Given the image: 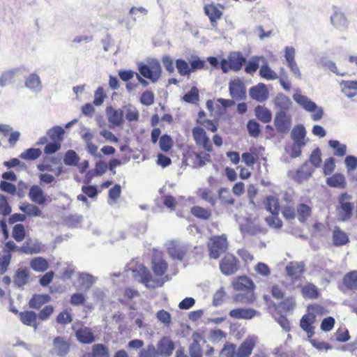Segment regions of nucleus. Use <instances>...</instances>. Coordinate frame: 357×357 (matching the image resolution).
I'll return each mask as SVG.
<instances>
[{"mask_svg":"<svg viewBox=\"0 0 357 357\" xmlns=\"http://www.w3.org/2000/svg\"><path fill=\"white\" fill-rule=\"evenodd\" d=\"M204 128L195 126L192 129V136L197 146L204 150L206 152L188 151L183 154L185 161L193 160L192 165L195 167H202L207 162H210L211 155L208 153L212 152L213 150L212 142Z\"/></svg>","mask_w":357,"mask_h":357,"instance_id":"f257e3e1","label":"nucleus"},{"mask_svg":"<svg viewBox=\"0 0 357 357\" xmlns=\"http://www.w3.org/2000/svg\"><path fill=\"white\" fill-rule=\"evenodd\" d=\"M140 75L152 82H156L162 75V68L158 59H153L148 64L141 63L138 67Z\"/></svg>","mask_w":357,"mask_h":357,"instance_id":"f03ea898","label":"nucleus"},{"mask_svg":"<svg viewBox=\"0 0 357 357\" xmlns=\"http://www.w3.org/2000/svg\"><path fill=\"white\" fill-rule=\"evenodd\" d=\"M351 198L347 192L342 193L338 197L337 211L342 221H347L352 217L354 205L350 202Z\"/></svg>","mask_w":357,"mask_h":357,"instance_id":"7ed1b4c3","label":"nucleus"},{"mask_svg":"<svg viewBox=\"0 0 357 357\" xmlns=\"http://www.w3.org/2000/svg\"><path fill=\"white\" fill-rule=\"evenodd\" d=\"M238 259L231 254L225 255L220 262V269L226 275L234 274L238 270Z\"/></svg>","mask_w":357,"mask_h":357,"instance_id":"20e7f679","label":"nucleus"},{"mask_svg":"<svg viewBox=\"0 0 357 357\" xmlns=\"http://www.w3.org/2000/svg\"><path fill=\"white\" fill-rule=\"evenodd\" d=\"M167 268L168 265L163 259L162 252L154 249L151 261V268L154 273L158 276H162L166 273Z\"/></svg>","mask_w":357,"mask_h":357,"instance_id":"39448f33","label":"nucleus"},{"mask_svg":"<svg viewBox=\"0 0 357 357\" xmlns=\"http://www.w3.org/2000/svg\"><path fill=\"white\" fill-rule=\"evenodd\" d=\"M229 91L231 97L235 100H242L246 98V89L240 79H231L229 83Z\"/></svg>","mask_w":357,"mask_h":357,"instance_id":"423d86ee","label":"nucleus"},{"mask_svg":"<svg viewBox=\"0 0 357 357\" xmlns=\"http://www.w3.org/2000/svg\"><path fill=\"white\" fill-rule=\"evenodd\" d=\"M274 125L278 132L281 134L287 133L291 126V119L290 116L284 112L276 114L274 119Z\"/></svg>","mask_w":357,"mask_h":357,"instance_id":"0eeeda50","label":"nucleus"},{"mask_svg":"<svg viewBox=\"0 0 357 357\" xmlns=\"http://www.w3.org/2000/svg\"><path fill=\"white\" fill-rule=\"evenodd\" d=\"M287 275L293 280H299L305 272L303 262L290 261L285 267Z\"/></svg>","mask_w":357,"mask_h":357,"instance_id":"6e6552de","label":"nucleus"},{"mask_svg":"<svg viewBox=\"0 0 357 357\" xmlns=\"http://www.w3.org/2000/svg\"><path fill=\"white\" fill-rule=\"evenodd\" d=\"M70 344L65 337H56L53 340V352L61 357L66 356L70 351Z\"/></svg>","mask_w":357,"mask_h":357,"instance_id":"1a4fd4ad","label":"nucleus"},{"mask_svg":"<svg viewBox=\"0 0 357 357\" xmlns=\"http://www.w3.org/2000/svg\"><path fill=\"white\" fill-rule=\"evenodd\" d=\"M75 337L82 344H91L96 340L92 329L83 325L76 330Z\"/></svg>","mask_w":357,"mask_h":357,"instance_id":"9d476101","label":"nucleus"},{"mask_svg":"<svg viewBox=\"0 0 357 357\" xmlns=\"http://www.w3.org/2000/svg\"><path fill=\"white\" fill-rule=\"evenodd\" d=\"M255 346V339L252 337H247L238 347L236 357H250Z\"/></svg>","mask_w":357,"mask_h":357,"instance_id":"9b49d317","label":"nucleus"},{"mask_svg":"<svg viewBox=\"0 0 357 357\" xmlns=\"http://www.w3.org/2000/svg\"><path fill=\"white\" fill-rule=\"evenodd\" d=\"M204 9L205 14L209 18L211 26L217 28L218 20L222 18V12L213 3L206 5Z\"/></svg>","mask_w":357,"mask_h":357,"instance_id":"f8f14e48","label":"nucleus"},{"mask_svg":"<svg viewBox=\"0 0 357 357\" xmlns=\"http://www.w3.org/2000/svg\"><path fill=\"white\" fill-rule=\"evenodd\" d=\"M250 96L253 100L258 102H263L268 98V91L266 86L263 83H259L250 89Z\"/></svg>","mask_w":357,"mask_h":357,"instance_id":"ddd939ff","label":"nucleus"},{"mask_svg":"<svg viewBox=\"0 0 357 357\" xmlns=\"http://www.w3.org/2000/svg\"><path fill=\"white\" fill-rule=\"evenodd\" d=\"M19 318L24 325L33 328L34 331L38 329V315L35 312L31 310L20 312Z\"/></svg>","mask_w":357,"mask_h":357,"instance_id":"4468645a","label":"nucleus"},{"mask_svg":"<svg viewBox=\"0 0 357 357\" xmlns=\"http://www.w3.org/2000/svg\"><path fill=\"white\" fill-rule=\"evenodd\" d=\"M28 195L33 202L39 205L45 204L47 200L43 190L37 185H33L30 188Z\"/></svg>","mask_w":357,"mask_h":357,"instance_id":"2eb2a0df","label":"nucleus"},{"mask_svg":"<svg viewBox=\"0 0 357 357\" xmlns=\"http://www.w3.org/2000/svg\"><path fill=\"white\" fill-rule=\"evenodd\" d=\"M107 114L109 122L114 126H120L124 122L123 111L121 109H115L112 107H107Z\"/></svg>","mask_w":357,"mask_h":357,"instance_id":"dca6fc26","label":"nucleus"},{"mask_svg":"<svg viewBox=\"0 0 357 357\" xmlns=\"http://www.w3.org/2000/svg\"><path fill=\"white\" fill-rule=\"evenodd\" d=\"M301 289V294L303 298L315 300L317 299L320 295L318 287L311 282H307L304 285H298Z\"/></svg>","mask_w":357,"mask_h":357,"instance_id":"f3484780","label":"nucleus"},{"mask_svg":"<svg viewBox=\"0 0 357 357\" xmlns=\"http://www.w3.org/2000/svg\"><path fill=\"white\" fill-rule=\"evenodd\" d=\"M314 321L315 315L312 313L304 314L300 321V326L307 333L308 337H311L314 333V327L312 326Z\"/></svg>","mask_w":357,"mask_h":357,"instance_id":"a211bd4d","label":"nucleus"},{"mask_svg":"<svg viewBox=\"0 0 357 357\" xmlns=\"http://www.w3.org/2000/svg\"><path fill=\"white\" fill-rule=\"evenodd\" d=\"M230 317L236 319H250L256 315V310L250 308H236L229 311Z\"/></svg>","mask_w":357,"mask_h":357,"instance_id":"6ab92c4d","label":"nucleus"},{"mask_svg":"<svg viewBox=\"0 0 357 357\" xmlns=\"http://www.w3.org/2000/svg\"><path fill=\"white\" fill-rule=\"evenodd\" d=\"M326 184L331 188L344 189L347 187L345 176L341 173H335L326 178Z\"/></svg>","mask_w":357,"mask_h":357,"instance_id":"aec40b11","label":"nucleus"},{"mask_svg":"<svg viewBox=\"0 0 357 357\" xmlns=\"http://www.w3.org/2000/svg\"><path fill=\"white\" fill-rule=\"evenodd\" d=\"M229 60L230 69L232 71H239L243 65L246 63V59L243 56L241 52H233L228 56Z\"/></svg>","mask_w":357,"mask_h":357,"instance_id":"412c9836","label":"nucleus"},{"mask_svg":"<svg viewBox=\"0 0 357 357\" xmlns=\"http://www.w3.org/2000/svg\"><path fill=\"white\" fill-rule=\"evenodd\" d=\"M206 113L201 110L198 112V118L196 120L197 126L204 127L208 131L215 132L218 130V124L213 121L205 119Z\"/></svg>","mask_w":357,"mask_h":357,"instance_id":"4be33fe9","label":"nucleus"},{"mask_svg":"<svg viewBox=\"0 0 357 357\" xmlns=\"http://www.w3.org/2000/svg\"><path fill=\"white\" fill-rule=\"evenodd\" d=\"M17 247H6L0 252V275L3 274L8 269L11 259V252Z\"/></svg>","mask_w":357,"mask_h":357,"instance_id":"5701e85b","label":"nucleus"},{"mask_svg":"<svg viewBox=\"0 0 357 357\" xmlns=\"http://www.w3.org/2000/svg\"><path fill=\"white\" fill-rule=\"evenodd\" d=\"M174 342L167 337H163L158 344V353L161 355L169 356L172 354L174 350Z\"/></svg>","mask_w":357,"mask_h":357,"instance_id":"b1692460","label":"nucleus"},{"mask_svg":"<svg viewBox=\"0 0 357 357\" xmlns=\"http://www.w3.org/2000/svg\"><path fill=\"white\" fill-rule=\"evenodd\" d=\"M234 289L236 291L252 289L254 283L251 279L245 275L238 277L233 282Z\"/></svg>","mask_w":357,"mask_h":357,"instance_id":"393cba45","label":"nucleus"},{"mask_svg":"<svg viewBox=\"0 0 357 357\" xmlns=\"http://www.w3.org/2000/svg\"><path fill=\"white\" fill-rule=\"evenodd\" d=\"M342 284L347 290H357V271H351L344 275Z\"/></svg>","mask_w":357,"mask_h":357,"instance_id":"a878e982","label":"nucleus"},{"mask_svg":"<svg viewBox=\"0 0 357 357\" xmlns=\"http://www.w3.org/2000/svg\"><path fill=\"white\" fill-rule=\"evenodd\" d=\"M201 340L204 342V340L199 334L195 333L193 335V342L189 348V352L191 357H202V348L199 344Z\"/></svg>","mask_w":357,"mask_h":357,"instance_id":"bb28decb","label":"nucleus"},{"mask_svg":"<svg viewBox=\"0 0 357 357\" xmlns=\"http://www.w3.org/2000/svg\"><path fill=\"white\" fill-rule=\"evenodd\" d=\"M51 297L47 294H34L29 302V307L33 309H40L43 305L49 303Z\"/></svg>","mask_w":357,"mask_h":357,"instance_id":"cd10ccee","label":"nucleus"},{"mask_svg":"<svg viewBox=\"0 0 357 357\" xmlns=\"http://www.w3.org/2000/svg\"><path fill=\"white\" fill-rule=\"evenodd\" d=\"M305 135L306 131L304 126L302 125H298L296 126L292 130L291 138L296 144H298L299 146H301L305 144Z\"/></svg>","mask_w":357,"mask_h":357,"instance_id":"c85d7f7f","label":"nucleus"},{"mask_svg":"<svg viewBox=\"0 0 357 357\" xmlns=\"http://www.w3.org/2000/svg\"><path fill=\"white\" fill-rule=\"evenodd\" d=\"M255 114L261 122L267 123L272 119L271 112L266 107L257 105L255 109Z\"/></svg>","mask_w":357,"mask_h":357,"instance_id":"c756f323","label":"nucleus"},{"mask_svg":"<svg viewBox=\"0 0 357 357\" xmlns=\"http://www.w3.org/2000/svg\"><path fill=\"white\" fill-rule=\"evenodd\" d=\"M334 245H344L349 242V236L340 227H335L333 232Z\"/></svg>","mask_w":357,"mask_h":357,"instance_id":"7c9ffc66","label":"nucleus"},{"mask_svg":"<svg viewBox=\"0 0 357 357\" xmlns=\"http://www.w3.org/2000/svg\"><path fill=\"white\" fill-rule=\"evenodd\" d=\"M218 199L224 206L233 205L235 202L230 190L227 188H220L218 192Z\"/></svg>","mask_w":357,"mask_h":357,"instance_id":"2f4dec72","label":"nucleus"},{"mask_svg":"<svg viewBox=\"0 0 357 357\" xmlns=\"http://www.w3.org/2000/svg\"><path fill=\"white\" fill-rule=\"evenodd\" d=\"M296 215L301 223H305L312 215V208L305 204H299L296 208Z\"/></svg>","mask_w":357,"mask_h":357,"instance_id":"473e14b6","label":"nucleus"},{"mask_svg":"<svg viewBox=\"0 0 357 357\" xmlns=\"http://www.w3.org/2000/svg\"><path fill=\"white\" fill-rule=\"evenodd\" d=\"M265 206L267 211L272 215H278L280 209L279 199L273 196H268L264 201Z\"/></svg>","mask_w":357,"mask_h":357,"instance_id":"72a5a7b5","label":"nucleus"},{"mask_svg":"<svg viewBox=\"0 0 357 357\" xmlns=\"http://www.w3.org/2000/svg\"><path fill=\"white\" fill-rule=\"evenodd\" d=\"M29 278V273L27 268H19L14 275V283L17 287H23L28 282Z\"/></svg>","mask_w":357,"mask_h":357,"instance_id":"f704fd0d","label":"nucleus"},{"mask_svg":"<svg viewBox=\"0 0 357 357\" xmlns=\"http://www.w3.org/2000/svg\"><path fill=\"white\" fill-rule=\"evenodd\" d=\"M342 90L348 97L352 98L357 94V81H342Z\"/></svg>","mask_w":357,"mask_h":357,"instance_id":"c9c22d12","label":"nucleus"},{"mask_svg":"<svg viewBox=\"0 0 357 357\" xmlns=\"http://www.w3.org/2000/svg\"><path fill=\"white\" fill-rule=\"evenodd\" d=\"M294 98L297 103L302 105L308 112H312L317 107V105L305 96L295 95Z\"/></svg>","mask_w":357,"mask_h":357,"instance_id":"e433bc0d","label":"nucleus"},{"mask_svg":"<svg viewBox=\"0 0 357 357\" xmlns=\"http://www.w3.org/2000/svg\"><path fill=\"white\" fill-rule=\"evenodd\" d=\"M191 213L197 218L202 220H208L212 214L211 209L203 208L199 206H195L192 207Z\"/></svg>","mask_w":357,"mask_h":357,"instance_id":"4c0bfd02","label":"nucleus"},{"mask_svg":"<svg viewBox=\"0 0 357 357\" xmlns=\"http://www.w3.org/2000/svg\"><path fill=\"white\" fill-rule=\"evenodd\" d=\"M18 72V69H12L5 71L0 77V86H6L15 82V75Z\"/></svg>","mask_w":357,"mask_h":357,"instance_id":"58836bf2","label":"nucleus"},{"mask_svg":"<svg viewBox=\"0 0 357 357\" xmlns=\"http://www.w3.org/2000/svg\"><path fill=\"white\" fill-rule=\"evenodd\" d=\"M197 194L202 199L208 202L212 206L215 205L216 199L211 189L206 188H199Z\"/></svg>","mask_w":357,"mask_h":357,"instance_id":"ea45409f","label":"nucleus"},{"mask_svg":"<svg viewBox=\"0 0 357 357\" xmlns=\"http://www.w3.org/2000/svg\"><path fill=\"white\" fill-rule=\"evenodd\" d=\"M64 134V129L59 126H54L47 131L50 139L53 142H59V143L63 141Z\"/></svg>","mask_w":357,"mask_h":357,"instance_id":"a19ab883","label":"nucleus"},{"mask_svg":"<svg viewBox=\"0 0 357 357\" xmlns=\"http://www.w3.org/2000/svg\"><path fill=\"white\" fill-rule=\"evenodd\" d=\"M30 266L33 270L38 272H43L49 267L47 261L42 257L33 258L30 262Z\"/></svg>","mask_w":357,"mask_h":357,"instance_id":"79ce46f5","label":"nucleus"},{"mask_svg":"<svg viewBox=\"0 0 357 357\" xmlns=\"http://www.w3.org/2000/svg\"><path fill=\"white\" fill-rule=\"evenodd\" d=\"M175 64L177 71L181 76H190V75L192 73L190 63H188L183 59H176Z\"/></svg>","mask_w":357,"mask_h":357,"instance_id":"37998d69","label":"nucleus"},{"mask_svg":"<svg viewBox=\"0 0 357 357\" xmlns=\"http://www.w3.org/2000/svg\"><path fill=\"white\" fill-rule=\"evenodd\" d=\"M20 208L29 216H40L42 215V212L38 206L28 202L22 204Z\"/></svg>","mask_w":357,"mask_h":357,"instance_id":"c03bdc74","label":"nucleus"},{"mask_svg":"<svg viewBox=\"0 0 357 357\" xmlns=\"http://www.w3.org/2000/svg\"><path fill=\"white\" fill-rule=\"evenodd\" d=\"M190 66L191 73L207 68L206 61L199 58L198 56H192V59L190 61Z\"/></svg>","mask_w":357,"mask_h":357,"instance_id":"a18cd8bd","label":"nucleus"},{"mask_svg":"<svg viewBox=\"0 0 357 357\" xmlns=\"http://www.w3.org/2000/svg\"><path fill=\"white\" fill-rule=\"evenodd\" d=\"M251 152H245L242 154V160L247 166H253L259 160L258 154L256 153V149H250Z\"/></svg>","mask_w":357,"mask_h":357,"instance_id":"49530a36","label":"nucleus"},{"mask_svg":"<svg viewBox=\"0 0 357 357\" xmlns=\"http://www.w3.org/2000/svg\"><path fill=\"white\" fill-rule=\"evenodd\" d=\"M329 146L334 150V155L342 157L347 153V146L345 144H340L339 141L331 139L328 142Z\"/></svg>","mask_w":357,"mask_h":357,"instance_id":"de8ad7c7","label":"nucleus"},{"mask_svg":"<svg viewBox=\"0 0 357 357\" xmlns=\"http://www.w3.org/2000/svg\"><path fill=\"white\" fill-rule=\"evenodd\" d=\"M296 305V303L294 296L284 298L278 304L279 307L284 312H289L294 310Z\"/></svg>","mask_w":357,"mask_h":357,"instance_id":"09e8293b","label":"nucleus"},{"mask_svg":"<svg viewBox=\"0 0 357 357\" xmlns=\"http://www.w3.org/2000/svg\"><path fill=\"white\" fill-rule=\"evenodd\" d=\"M42 154L40 149L29 148L21 153L20 158L24 160H34L38 158Z\"/></svg>","mask_w":357,"mask_h":357,"instance_id":"8fccbe9b","label":"nucleus"},{"mask_svg":"<svg viewBox=\"0 0 357 357\" xmlns=\"http://www.w3.org/2000/svg\"><path fill=\"white\" fill-rule=\"evenodd\" d=\"M159 146L163 152H168L174 146V140L169 135L165 134L159 139Z\"/></svg>","mask_w":357,"mask_h":357,"instance_id":"3c124183","label":"nucleus"},{"mask_svg":"<svg viewBox=\"0 0 357 357\" xmlns=\"http://www.w3.org/2000/svg\"><path fill=\"white\" fill-rule=\"evenodd\" d=\"M259 75L267 80H274L278 78L277 73L271 69L268 64H264L261 66Z\"/></svg>","mask_w":357,"mask_h":357,"instance_id":"603ef678","label":"nucleus"},{"mask_svg":"<svg viewBox=\"0 0 357 357\" xmlns=\"http://www.w3.org/2000/svg\"><path fill=\"white\" fill-rule=\"evenodd\" d=\"M91 353L94 357H109V349L103 344H94Z\"/></svg>","mask_w":357,"mask_h":357,"instance_id":"864d4df0","label":"nucleus"},{"mask_svg":"<svg viewBox=\"0 0 357 357\" xmlns=\"http://www.w3.org/2000/svg\"><path fill=\"white\" fill-rule=\"evenodd\" d=\"M79 158L73 150L68 151L64 155L63 161L66 165L76 166L78 164Z\"/></svg>","mask_w":357,"mask_h":357,"instance_id":"5fc2aeb1","label":"nucleus"},{"mask_svg":"<svg viewBox=\"0 0 357 357\" xmlns=\"http://www.w3.org/2000/svg\"><path fill=\"white\" fill-rule=\"evenodd\" d=\"M235 302L242 304H250L255 301V297L252 292L248 294H238L234 297Z\"/></svg>","mask_w":357,"mask_h":357,"instance_id":"6e6d98bb","label":"nucleus"},{"mask_svg":"<svg viewBox=\"0 0 357 357\" xmlns=\"http://www.w3.org/2000/svg\"><path fill=\"white\" fill-rule=\"evenodd\" d=\"M13 238L17 241L21 242L25 238V228L24 226L22 224H17L13 227Z\"/></svg>","mask_w":357,"mask_h":357,"instance_id":"4d7b16f0","label":"nucleus"},{"mask_svg":"<svg viewBox=\"0 0 357 357\" xmlns=\"http://www.w3.org/2000/svg\"><path fill=\"white\" fill-rule=\"evenodd\" d=\"M25 86L31 89H38L40 86V77L35 73L31 74L26 79Z\"/></svg>","mask_w":357,"mask_h":357,"instance_id":"13d9d810","label":"nucleus"},{"mask_svg":"<svg viewBox=\"0 0 357 357\" xmlns=\"http://www.w3.org/2000/svg\"><path fill=\"white\" fill-rule=\"evenodd\" d=\"M56 321L59 324L67 325L73 321V317L67 310H64L59 313Z\"/></svg>","mask_w":357,"mask_h":357,"instance_id":"bf43d9fd","label":"nucleus"},{"mask_svg":"<svg viewBox=\"0 0 357 357\" xmlns=\"http://www.w3.org/2000/svg\"><path fill=\"white\" fill-rule=\"evenodd\" d=\"M236 345L234 343L227 342L220 351V354L226 357H236Z\"/></svg>","mask_w":357,"mask_h":357,"instance_id":"052dcab7","label":"nucleus"},{"mask_svg":"<svg viewBox=\"0 0 357 357\" xmlns=\"http://www.w3.org/2000/svg\"><path fill=\"white\" fill-rule=\"evenodd\" d=\"M183 100L188 103H194L199 100V91L193 86L190 91L183 96Z\"/></svg>","mask_w":357,"mask_h":357,"instance_id":"680f3d73","label":"nucleus"},{"mask_svg":"<svg viewBox=\"0 0 357 357\" xmlns=\"http://www.w3.org/2000/svg\"><path fill=\"white\" fill-rule=\"evenodd\" d=\"M335 169V161L333 157L327 158L323 165V174L325 176L331 175Z\"/></svg>","mask_w":357,"mask_h":357,"instance_id":"e2e57ef3","label":"nucleus"},{"mask_svg":"<svg viewBox=\"0 0 357 357\" xmlns=\"http://www.w3.org/2000/svg\"><path fill=\"white\" fill-rule=\"evenodd\" d=\"M311 164L315 167H319L321 164V153L319 148L315 149L311 153L309 159Z\"/></svg>","mask_w":357,"mask_h":357,"instance_id":"0e129e2a","label":"nucleus"},{"mask_svg":"<svg viewBox=\"0 0 357 357\" xmlns=\"http://www.w3.org/2000/svg\"><path fill=\"white\" fill-rule=\"evenodd\" d=\"M247 128L250 136L257 137L260 133L259 124L254 119L248 122Z\"/></svg>","mask_w":357,"mask_h":357,"instance_id":"69168bd1","label":"nucleus"},{"mask_svg":"<svg viewBox=\"0 0 357 357\" xmlns=\"http://www.w3.org/2000/svg\"><path fill=\"white\" fill-rule=\"evenodd\" d=\"M140 102L142 105L149 106L154 102V94L151 91L146 90L142 93Z\"/></svg>","mask_w":357,"mask_h":357,"instance_id":"338daca9","label":"nucleus"},{"mask_svg":"<svg viewBox=\"0 0 357 357\" xmlns=\"http://www.w3.org/2000/svg\"><path fill=\"white\" fill-rule=\"evenodd\" d=\"M156 317L159 321L164 324L165 326H169L172 321L171 314L165 310L158 311Z\"/></svg>","mask_w":357,"mask_h":357,"instance_id":"774afa93","label":"nucleus"}]
</instances>
